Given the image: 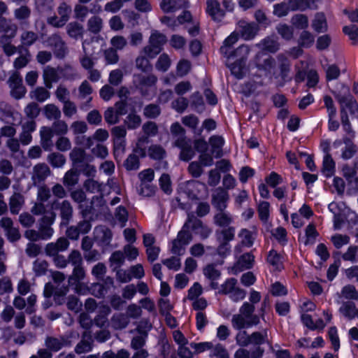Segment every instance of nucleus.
Listing matches in <instances>:
<instances>
[{"instance_id":"54","label":"nucleus","mask_w":358,"mask_h":358,"mask_svg":"<svg viewBox=\"0 0 358 358\" xmlns=\"http://www.w3.org/2000/svg\"><path fill=\"white\" fill-rule=\"evenodd\" d=\"M148 155L150 158L159 160L163 159L166 155L164 149L160 145H151L148 149Z\"/></svg>"},{"instance_id":"49","label":"nucleus","mask_w":358,"mask_h":358,"mask_svg":"<svg viewBox=\"0 0 358 358\" xmlns=\"http://www.w3.org/2000/svg\"><path fill=\"white\" fill-rule=\"evenodd\" d=\"M48 162L55 168H62L66 163L65 157L57 152H53L48 156Z\"/></svg>"},{"instance_id":"26","label":"nucleus","mask_w":358,"mask_h":358,"mask_svg":"<svg viewBox=\"0 0 358 358\" xmlns=\"http://www.w3.org/2000/svg\"><path fill=\"white\" fill-rule=\"evenodd\" d=\"M185 6V0H162L160 3V8L164 13H173Z\"/></svg>"},{"instance_id":"59","label":"nucleus","mask_w":358,"mask_h":358,"mask_svg":"<svg viewBox=\"0 0 358 358\" xmlns=\"http://www.w3.org/2000/svg\"><path fill=\"white\" fill-rule=\"evenodd\" d=\"M341 295L346 299H358V292L352 285L344 286L341 290Z\"/></svg>"},{"instance_id":"45","label":"nucleus","mask_w":358,"mask_h":358,"mask_svg":"<svg viewBox=\"0 0 358 358\" xmlns=\"http://www.w3.org/2000/svg\"><path fill=\"white\" fill-rule=\"evenodd\" d=\"M341 313L350 319L356 317V307L353 302H344L339 309Z\"/></svg>"},{"instance_id":"40","label":"nucleus","mask_w":358,"mask_h":358,"mask_svg":"<svg viewBox=\"0 0 358 358\" xmlns=\"http://www.w3.org/2000/svg\"><path fill=\"white\" fill-rule=\"evenodd\" d=\"M43 113L45 117L50 120H58L61 117L59 108L55 104H47L43 108Z\"/></svg>"},{"instance_id":"1","label":"nucleus","mask_w":358,"mask_h":358,"mask_svg":"<svg viewBox=\"0 0 358 358\" xmlns=\"http://www.w3.org/2000/svg\"><path fill=\"white\" fill-rule=\"evenodd\" d=\"M7 12L8 7L6 4L0 1V32L4 33L0 37V45L7 56H11L17 52V48L11 43L13 38L16 36L17 27L16 24L10 23L6 18L1 17Z\"/></svg>"},{"instance_id":"16","label":"nucleus","mask_w":358,"mask_h":358,"mask_svg":"<svg viewBox=\"0 0 358 358\" xmlns=\"http://www.w3.org/2000/svg\"><path fill=\"white\" fill-rule=\"evenodd\" d=\"M238 29L245 40L252 39L258 31V27L255 24L245 21H240L238 23Z\"/></svg>"},{"instance_id":"41","label":"nucleus","mask_w":358,"mask_h":358,"mask_svg":"<svg viewBox=\"0 0 358 358\" xmlns=\"http://www.w3.org/2000/svg\"><path fill=\"white\" fill-rule=\"evenodd\" d=\"M69 155L74 166H78L79 164L86 161L87 155L85 150L82 148H74Z\"/></svg>"},{"instance_id":"34","label":"nucleus","mask_w":358,"mask_h":358,"mask_svg":"<svg viewBox=\"0 0 358 358\" xmlns=\"http://www.w3.org/2000/svg\"><path fill=\"white\" fill-rule=\"evenodd\" d=\"M24 197L22 194L20 193H15L13 194L9 201L10 213L13 214H18L24 204Z\"/></svg>"},{"instance_id":"53","label":"nucleus","mask_w":358,"mask_h":358,"mask_svg":"<svg viewBox=\"0 0 358 358\" xmlns=\"http://www.w3.org/2000/svg\"><path fill=\"white\" fill-rule=\"evenodd\" d=\"M230 70L231 73L234 74L236 78H242L245 72V62L239 60H236V62L229 65Z\"/></svg>"},{"instance_id":"63","label":"nucleus","mask_w":358,"mask_h":358,"mask_svg":"<svg viewBox=\"0 0 358 358\" xmlns=\"http://www.w3.org/2000/svg\"><path fill=\"white\" fill-rule=\"evenodd\" d=\"M289 10H291L289 5L286 3H276L273 6V13L278 17H282L289 13Z\"/></svg>"},{"instance_id":"48","label":"nucleus","mask_w":358,"mask_h":358,"mask_svg":"<svg viewBox=\"0 0 358 358\" xmlns=\"http://www.w3.org/2000/svg\"><path fill=\"white\" fill-rule=\"evenodd\" d=\"M60 211L61 217L63 220L62 224H67L73 213V209L70 203L67 201H64L61 204Z\"/></svg>"},{"instance_id":"57","label":"nucleus","mask_w":358,"mask_h":358,"mask_svg":"<svg viewBox=\"0 0 358 358\" xmlns=\"http://www.w3.org/2000/svg\"><path fill=\"white\" fill-rule=\"evenodd\" d=\"M329 339L331 341L334 350L337 352L340 348V339L338 334V330L336 327H331L328 331Z\"/></svg>"},{"instance_id":"7","label":"nucleus","mask_w":358,"mask_h":358,"mask_svg":"<svg viewBox=\"0 0 358 358\" xmlns=\"http://www.w3.org/2000/svg\"><path fill=\"white\" fill-rule=\"evenodd\" d=\"M191 223L185 222L182 229L178 232L177 238L173 241L171 245V252L176 255H182L185 251V247L192 241V234L186 230Z\"/></svg>"},{"instance_id":"55","label":"nucleus","mask_w":358,"mask_h":358,"mask_svg":"<svg viewBox=\"0 0 358 358\" xmlns=\"http://www.w3.org/2000/svg\"><path fill=\"white\" fill-rule=\"evenodd\" d=\"M255 257L250 253L243 255L238 261V266L242 269H248L253 266Z\"/></svg>"},{"instance_id":"52","label":"nucleus","mask_w":358,"mask_h":358,"mask_svg":"<svg viewBox=\"0 0 358 358\" xmlns=\"http://www.w3.org/2000/svg\"><path fill=\"white\" fill-rule=\"evenodd\" d=\"M110 44L116 51H121L127 45V41L124 36L117 35L111 38Z\"/></svg>"},{"instance_id":"37","label":"nucleus","mask_w":358,"mask_h":358,"mask_svg":"<svg viewBox=\"0 0 358 358\" xmlns=\"http://www.w3.org/2000/svg\"><path fill=\"white\" fill-rule=\"evenodd\" d=\"M182 124L193 130L195 134H201L202 129H198L197 127L199 123V118L194 115H189L184 116L182 118Z\"/></svg>"},{"instance_id":"6","label":"nucleus","mask_w":358,"mask_h":358,"mask_svg":"<svg viewBox=\"0 0 358 358\" xmlns=\"http://www.w3.org/2000/svg\"><path fill=\"white\" fill-rule=\"evenodd\" d=\"M264 344L271 345L266 329L254 331L250 334V345L255 346V348L251 350V358H262L264 349L262 345Z\"/></svg>"},{"instance_id":"43","label":"nucleus","mask_w":358,"mask_h":358,"mask_svg":"<svg viewBox=\"0 0 358 358\" xmlns=\"http://www.w3.org/2000/svg\"><path fill=\"white\" fill-rule=\"evenodd\" d=\"M257 45L261 47L263 50L271 52H275L279 48V44L277 40L273 37H268L262 40Z\"/></svg>"},{"instance_id":"30","label":"nucleus","mask_w":358,"mask_h":358,"mask_svg":"<svg viewBox=\"0 0 358 358\" xmlns=\"http://www.w3.org/2000/svg\"><path fill=\"white\" fill-rule=\"evenodd\" d=\"M91 44L86 41L83 43V49L85 56L80 59V62L83 67L86 69H91L94 65L93 61L90 57V56L94 52V50L91 48Z\"/></svg>"},{"instance_id":"9","label":"nucleus","mask_w":358,"mask_h":358,"mask_svg":"<svg viewBox=\"0 0 358 358\" xmlns=\"http://www.w3.org/2000/svg\"><path fill=\"white\" fill-rule=\"evenodd\" d=\"M166 42L165 35L157 31H153L149 39V45L144 48L143 52L148 57L153 58L161 52L162 46Z\"/></svg>"},{"instance_id":"17","label":"nucleus","mask_w":358,"mask_h":358,"mask_svg":"<svg viewBox=\"0 0 358 358\" xmlns=\"http://www.w3.org/2000/svg\"><path fill=\"white\" fill-rule=\"evenodd\" d=\"M207 13L215 21L220 22L224 16V12L220 8V3L216 0H207Z\"/></svg>"},{"instance_id":"44","label":"nucleus","mask_w":358,"mask_h":358,"mask_svg":"<svg viewBox=\"0 0 358 358\" xmlns=\"http://www.w3.org/2000/svg\"><path fill=\"white\" fill-rule=\"evenodd\" d=\"M103 27V20L99 16H92L87 21L88 30L94 34L101 31Z\"/></svg>"},{"instance_id":"14","label":"nucleus","mask_w":358,"mask_h":358,"mask_svg":"<svg viewBox=\"0 0 358 358\" xmlns=\"http://www.w3.org/2000/svg\"><path fill=\"white\" fill-rule=\"evenodd\" d=\"M69 246V241L64 238H59L55 243H48L45 246V253L47 255H58L60 252H64Z\"/></svg>"},{"instance_id":"58","label":"nucleus","mask_w":358,"mask_h":358,"mask_svg":"<svg viewBox=\"0 0 358 358\" xmlns=\"http://www.w3.org/2000/svg\"><path fill=\"white\" fill-rule=\"evenodd\" d=\"M124 123L128 129H134L141 125V119L139 115L134 113H131L127 117Z\"/></svg>"},{"instance_id":"62","label":"nucleus","mask_w":358,"mask_h":358,"mask_svg":"<svg viewBox=\"0 0 358 358\" xmlns=\"http://www.w3.org/2000/svg\"><path fill=\"white\" fill-rule=\"evenodd\" d=\"M237 280L235 278L227 279L221 286L220 293L229 295L236 288Z\"/></svg>"},{"instance_id":"10","label":"nucleus","mask_w":358,"mask_h":358,"mask_svg":"<svg viewBox=\"0 0 358 358\" xmlns=\"http://www.w3.org/2000/svg\"><path fill=\"white\" fill-rule=\"evenodd\" d=\"M55 220V214L53 212L46 214L41 218L38 228L41 239L48 240L52 236L54 230L50 226Z\"/></svg>"},{"instance_id":"33","label":"nucleus","mask_w":358,"mask_h":358,"mask_svg":"<svg viewBox=\"0 0 358 358\" xmlns=\"http://www.w3.org/2000/svg\"><path fill=\"white\" fill-rule=\"evenodd\" d=\"M45 345L50 350L57 352L63 347L69 345V341L64 337L60 338H48L45 341Z\"/></svg>"},{"instance_id":"15","label":"nucleus","mask_w":358,"mask_h":358,"mask_svg":"<svg viewBox=\"0 0 358 358\" xmlns=\"http://www.w3.org/2000/svg\"><path fill=\"white\" fill-rule=\"evenodd\" d=\"M190 220L191 223L189 227L186 228V230L189 231V229H191L195 234L200 235L202 238H207L211 233V230L206 226H204L200 220L191 217L189 215L186 222H189Z\"/></svg>"},{"instance_id":"64","label":"nucleus","mask_w":358,"mask_h":358,"mask_svg":"<svg viewBox=\"0 0 358 358\" xmlns=\"http://www.w3.org/2000/svg\"><path fill=\"white\" fill-rule=\"evenodd\" d=\"M211 356L216 358H229V355L226 348L221 344H217L213 347Z\"/></svg>"},{"instance_id":"18","label":"nucleus","mask_w":358,"mask_h":358,"mask_svg":"<svg viewBox=\"0 0 358 358\" xmlns=\"http://www.w3.org/2000/svg\"><path fill=\"white\" fill-rule=\"evenodd\" d=\"M260 56L265 55L264 54H259L257 56V68L259 71L258 76H267L268 73H271L274 67V60L270 57L266 56L265 58L263 59L264 64H261L259 60Z\"/></svg>"},{"instance_id":"23","label":"nucleus","mask_w":358,"mask_h":358,"mask_svg":"<svg viewBox=\"0 0 358 358\" xmlns=\"http://www.w3.org/2000/svg\"><path fill=\"white\" fill-rule=\"evenodd\" d=\"M285 258L281 255L278 253L275 250H271L269 251L267 262L272 266L275 271H281L283 269V262Z\"/></svg>"},{"instance_id":"13","label":"nucleus","mask_w":358,"mask_h":358,"mask_svg":"<svg viewBox=\"0 0 358 358\" xmlns=\"http://www.w3.org/2000/svg\"><path fill=\"white\" fill-rule=\"evenodd\" d=\"M85 274L82 265L74 266L72 275L69 279V283L74 285L76 292L81 294H85L86 292L85 286L80 282V280L84 278Z\"/></svg>"},{"instance_id":"11","label":"nucleus","mask_w":358,"mask_h":358,"mask_svg":"<svg viewBox=\"0 0 358 358\" xmlns=\"http://www.w3.org/2000/svg\"><path fill=\"white\" fill-rule=\"evenodd\" d=\"M10 92L15 99H21L26 94V89L22 84V79L18 72H13L8 79Z\"/></svg>"},{"instance_id":"28","label":"nucleus","mask_w":358,"mask_h":358,"mask_svg":"<svg viewBox=\"0 0 358 358\" xmlns=\"http://www.w3.org/2000/svg\"><path fill=\"white\" fill-rule=\"evenodd\" d=\"M238 34L234 31L224 41L223 45L220 48V52L227 58H231V47L237 42Z\"/></svg>"},{"instance_id":"22","label":"nucleus","mask_w":358,"mask_h":358,"mask_svg":"<svg viewBox=\"0 0 358 358\" xmlns=\"http://www.w3.org/2000/svg\"><path fill=\"white\" fill-rule=\"evenodd\" d=\"M175 145L181 149V159L189 161L193 157L194 152L192 149L189 142L187 141L185 138L177 139L175 142Z\"/></svg>"},{"instance_id":"24","label":"nucleus","mask_w":358,"mask_h":358,"mask_svg":"<svg viewBox=\"0 0 358 358\" xmlns=\"http://www.w3.org/2000/svg\"><path fill=\"white\" fill-rule=\"evenodd\" d=\"M92 349V339L90 332L85 331L82 340L77 344L75 351L78 354L90 352Z\"/></svg>"},{"instance_id":"25","label":"nucleus","mask_w":358,"mask_h":358,"mask_svg":"<svg viewBox=\"0 0 358 358\" xmlns=\"http://www.w3.org/2000/svg\"><path fill=\"white\" fill-rule=\"evenodd\" d=\"M41 144L46 151L50 150L52 145V138L53 131L48 127H42L40 129Z\"/></svg>"},{"instance_id":"36","label":"nucleus","mask_w":358,"mask_h":358,"mask_svg":"<svg viewBox=\"0 0 358 358\" xmlns=\"http://www.w3.org/2000/svg\"><path fill=\"white\" fill-rule=\"evenodd\" d=\"M108 132L106 129H99L96 131L93 137H83L85 141V146L86 148H90L93 145V139L99 141H104L108 139Z\"/></svg>"},{"instance_id":"39","label":"nucleus","mask_w":358,"mask_h":358,"mask_svg":"<svg viewBox=\"0 0 358 358\" xmlns=\"http://www.w3.org/2000/svg\"><path fill=\"white\" fill-rule=\"evenodd\" d=\"M125 257L120 250L114 252L110 257V265L113 271L119 269L124 263Z\"/></svg>"},{"instance_id":"3","label":"nucleus","mask_w":358,"mask_h":358,"mask_svg":"<svg viewBox=\"0 0 358 358\" xmlns=\"http://www.w3.org/2000/svg\"><path fill=\"white\" fill-rule=\"evenodd\" d=\"M254 310L253 305L248 302L244 303L239 310V313L232 317V327L240 330L257 325L259 323V317L254 314Z\"/></svg>"},{"instance_id":"32","label":"nucleus","mask_w":358,"mask_h":358,"mask_svg":"<svg viewBox=\"0 0 358 358\" xmlns=\"http://www.w3.org/2000/svg\"><path fill=\"white\" fill-rule=\"evenodd\" d=\"M312 27L317 33L325 32L327 30V22L323 13H317L315 14L312 22Z\"/></svg>"},{"instance_id":"8","label":"nucleus","mask_w":358,"mask_h":358,"mask_svg":"<svg viewBox=\"0 0 358 358\" xmlns=\"http://www.w3.org/2000/svg\"><path fill=\"white\" fill-rule=\"evenodd\" d=\"M84 187L91 193H100L101 196L108 194L110 189H113L117 194L120 193V189L115 186V182L113 179H108L105 185L99 183L93 179H88L85 182Z\"/></svg>"},{"instance_id":"21","label":"nucleus","mask_w":358,"mask_h":358,"mask_svg":"<svg viewBox=\"0 0 358 358\" xmlns=\"http://www.w3.org/2000/svg\"><path fill=\"white\" fill-rule=\"evenodd\" d=\"M229 194L222 189H217L213 196V204L220 211L227 207Z\"/></svg>"},{"instance_id":"46","label":"nucleus","mask_w":358,"mask_h":358,"mask_svg":"<svg viewBox=\"0 0 358 358\" xmlns=\"http://www.w3.org/2000/svg\"><path fill=\"white\" fill-rule=\"evenodd\" d=\"M335 164L330 155H325L323 159L322 173L326 177H331L334 173Z\"/></svg>"},{"instance_id":"38","label":"nucleus","mask_w":358,"mask_h":358,"mask_svg":"<svg viewBox=\"0 0 358 358\" xmlns=\"http://www.w3.org/2000/svg\"><path fill=\"white\" fill-rule=\"evenodd\" d=\"M238 237L241 238V243L243 245L246 247H251L256 238V234L254 231L243 229L239 232Z\"/></svg>"},{"instance_id":"60","label":"nucleus","mask_w":358,"mask_h":358,"mask_svg":"<svg viewBox=\"0 0 358 358\" xmlns=\"http://www.w3.org/2000/svg\"><path fill=\"white\" fill-rule=\"evenodd\" d=\"M122 252L125 259L130 262L135 260L138 256V249L131 244L124 245Z\"/></svg>"},{"instance_id":"12","label":"nucleus","mask_w":358,"mask_h":358,"mask_svg":"<svg viewBox=\"0 0 358 358\" xmlns=\"http://www.w3.org/2000/svg\"><path fill=\"white\" fill-rule=\"evenodd\" d=\"M71 13V8L66 3H62L58 8V14L59 17L52 16L48 18V22L50 24L56 27H63L69 19Z\"/></svg>"},{"instance_id":"61","label":"nucleus","mask_w":358,"mask_h":358,"mask_svg":"<svg viewBox=\"0 0 358 358\" xmlns=\"http://www.w3.org/2000/svg\"><path fill=\"white\" fill-rule=\"evenodd\" d=\"M78 181V173L73 170L68 171L64 177V184L66 187L74 186Z\"/></svg>"},{"instance_id":"42","label":"nucleus","mask_w":358,"mask_h":358,"mask_svg":"<svg viewBox=\"0 0 358 358\" xmlns=\"http://www.w3.org/2000/svg\"><path fill=\"white\" fill-rule=\"evenodd\" d=\"M66 31L70 37L78 38L83 36L84 29L81 24L73 22L66 26Z\"/></svg>"},{"instance_id":"31","label":"nucleus","mask_w":358,"mask_h":358,"mask_svg":"<svg viewBox=\"0 0 358 358\" xmlns=\"http://www.w3.org/2000/svg\"><path fill=\"white\" fill-rule=\"evenodd\" d=\"M211 147V152L215 157L222 156V149L224 144V139L220 136H213L209 139Z\"/></svg>"},{"instance_id":"4","label":"nucleus","mask_w":358,"mask_h":358,"mask_svg":"<svg viewBox=\"0 0 358 358\" xmlns=\"http://www.w3.org/2000/svg\"><path fill=\"white\" fill-rule=\"evenodd\" d=\"M75 75L73 69L70 66L64 69H55L46 66L43 69V78L44 84L48 89H51L53 83H57L62 77L71 79Z\"/></svg>"},{"instance_id":"20","label":"nucleus","mask_w":358,"mask_h":358,"mask_svg":"<svg viewBox=\"0 0 358 358\" xmlns=\"http://www.w3.org/2000/svg\"><path fill=\"white\" fill-rule=\"evenodd\" d=\"M50 173L49 167L45 164H38L33 169L32 180L34 184L43 181Z\"/></svg>"},{"instance_id":"51","label":"nucleus","mask_w":358,"mask_h":358,"mask_svg":"<svg viewBox=\"0 0 358 358\" xmlns=\"http://www.w3.org/2000/svg\"><path fill=\"white\" fill-rule=\"evenodd\" d=\"M313 3L311 0H289V5L292 10H306L310 8Z\"/></svg>"},{"instance_id":"47","label":"nucleus","mask_w":358,"mask_h":358,"mask_svg":"<svg viewBox=\"0 0 358 358\" xmlns=\"http://www.w3.org/2000/svg\"><path fill=\"white\" fill-rule=\"evenodd\" d=\"M30 96L31 99H34L40 102H43L50 98V93L44 87H39L31 91Z\"/></svg>"},{"instance_id":"5","label":"nucleus","mask_w":358,"mask_h":358,"mask_svg":"<svg viewBox=\"0 0 358 358\" xmlns=\"http://www.w3.org/2000/svg\"><path fill=\"white\" fill-rule=\"evenodd\" d=\"M157 80V78L154 75H148L147 76L135 75L134 82L140 90L142 95L150 99L156 95L155 84Z\"/></svg>"},{"instance_id":"50","label":"nucleus","mask_w":358,"mask_h":358,"mask_svg":"<svg viewBox=\"0 0 358 358\" xmlns=\"http://www.w3.org/2000/svg\"><path fill=\"white\" fill-rule=\"evenodd\" d=\"M293 26L297 29H305L308 26V19L303 14L294 15L291 20Z\"/></svg>"},{"instance_id":"29","label":"nucleus","mask_w":358,"mask_h":358,"mask_svg":"<svg viewBox=\"0 0 358 358\" xmlns=\"http://www.w3.org/2000/svg\"><path fill=\"white\" fill-rule=\"evenodd\" d=\"M94 238L104 245L110 243L112 238L110 230L103 227H96L94 229Z\"/></svg>"},{"instance_id":"2","label":"nucleus","mask_w":358,"mask_h":358,"mask_svg":"<svg viewBox=\"0 0 358 358\" xmlns=\"http://www.w3.org/2000/svg\"><path fill=\"white\" fill-rule=\"evenodd\" d=\"M335 98L340 104L341 107V120L343 130L347 132L350 137L354 134L349 121L348 113L352 116L358 118V104L349 93L348 89L343 88V92L336 94Z\"/></svg>"},{"instance_id":"35","label":"nucleus","mask_w":358,"mask_h":358,"mask_svg":"<svg viewBox=\"0 0 358 358\" xmlns=\"http://www.w3.org/2000/svg\"><path fill=\"white\" fill-rule=\"evenodd\" d=\"M128 316L124 314H115L110 320L111 327L116 330L124 329L129 324Z\"/></svg>"},{"instance_id":"19","label":"nucleus","mask_w":358,"mask_h":358,"mask_svg":"<svg viewBox=\"0 0 358 358\" xmlns=\"http://www.w3.org/2000/svg\"><path fill=\"white\" fill-rule=\"evenodd\" d=\"M191 14L188 11H184L182 15H179L177 19H173L168 16H164L161 18V22L163 24H166L172 29H175L180 24H182L186 22H189L191 20Z\"/></svg>"},{"instance_id":"27","label":"nucleus","mask_w":358,"mask_h":358,"mask_svg":"<svg viewBox=\"0 0 358 358\" xmlns=\"http://www.w3.org/2000/svg\"><path fill=\"white\" fill-rule=\"evenodd\" d=\"M48 44L54 48L55 54L57 57H63L65 54L66 46L61 37L58 35H53L48 39Z\"/></svg>"},{"instance_id":"56","label":"nucleus","mask_w":358,"mask_h":358,"mask_svg":"<svg viewBox=\"0 0 358 358\" xmlns=\"http://www.w3.org/2000/svg\"><path fill=\"white\" fill-rule=\"evenodd\" d=\"M127 171L137 170L140 166L139 159L135 154H130L124 162Z\"/></svg>"}]
</instances>
